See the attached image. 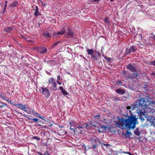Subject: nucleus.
I'll use <instances>...</instances> for the list:
<instances>
[{"instance_id":"39","label":"nucleus","mask_w":155,"mask_h":155,"mask_svg":"<svg viewBox=\"0 0 155 155\" xmlns=\"http://www.w3.org/2000/svg\"><path fill=\"white\" fill-rule=\"evenodd\" d=\"M59 89L61 90V92L64 90L63 87L62 86H60L59 87Z\"/></svg>"},{"instance_id":"36","label":"nucleus","mask_w":155,"mask_h":155,"mask_svg":"<svg viewBox=\"0 0 155 155\" xmlns=\"http://www.w3.org/2000/svg\"><path fill=\"white\" fill-rule=\"evenodd\" d=\"M33 139H36L37 140H40V138L38 137L37 136L33 137Z\"/></svg>"},{"instance_id":"35","label":"nucleus","mask_w":155,"mask_h":155,"mask_svg":"<svg viewBox=\"0 0 155 155\" xmlns=\"http://www.w3.org/2000/svg\"><path fill=\"white\" fill-rule=\"evenodd\" d=\"M150 64L152 65L155 66V60L151 61L150 63Z\"/></svg>"},{"instance_id":"55","label":"nucleus","mask_w":155,"mask_h":155,"mask_svg":"<svg viewBox=\"0 0 155 155\" xmlns=\"http://www.w3.org/2000/svg\"><path fill=\"white\" fill-rule=\"evenodd\" d=\"M131 109H132V110H133L134 109V107H132Z\"/></svg>"},{"instance_id":"41","label":"nucleus","mask_w":155,"mask_h":155,"mask_svg":"<svg viewBox=\"0 0 155 155\" xmlns=\"http://www.w3.org/2000/svg\"><path fill=\"white\" fill-rule=\"evenodd\" d=\"M7 1L5 2V8H4V9L3 12L5 11V8L7 7V5L6 4H7Z\"/></svg>"},{"instance_id":"49","label":"nucleus","mask_w":155,"mask_h":155,"mask_svg":"<svg viewBox=\"0 0 155 155\" xmlns=\"http://www.w3.org/2000/svg\"><path fill=\"white\" fill-rule=\"evenodd\" d=\"M40 154L41 155H48V154L47 153H44V154H42V153H40Z\"/></svg>"},{"instance_id":"38","label":"nucleus","mask_w":155,"mask_h":155,"mask_svg":"<svg viewBox=\"0 0 155 155\" xmlns=\"http://www.w3.org/2000/svg\"><path fill=\"white\" fill-rule=\"evenodd\" d=\"M40 2H41V3L42 5L43 6H45V5H47V4H46V3H44V2H42V1H41H41H40Z\"/></svg>"},{"instance_id":"17","label":"nucleus","mask_w":155,"mask_h":155,"mask_svg":"<svg viewBox=\"0 0 155 155\" xmlns=\"http://www.w3.org/2000/svg\"><path fill=\"white\" fill-rule=\"evenodd\" d=\"M43 35L45 38L48 37H51V35L48 32V31L44 32L43 34Z\"/></svg>"},{"instance_id":"1","label":"nucleus","mask_w":155,"mask_h":155,"mask_svg":"<svg viewBox=\"0 0 155 155\" xmlns=\"http://www.w3.org/2000/svg\"><path fill=\"white\" fill-rule=\"evenodd\" d=\"M118 122L117 124L120 127L123 129L126 128L127 130L131 129H134L136 127V124L138 123L136 117L132 114L128 116L125 119L119 118Z\"/></svg>"},{"instance_id":"43","label":"nucleus","mask_w":155,"mask_h":155,"mask_svg":"<svg viewBox=\"0 0 155 155\" xmlns=\"http://www.w3.org/2000/svg\"><path fill=\"white\" fill-rule=\"evenodd\" d=\"M32 120L35 122H37V121H38V119L36 118H34L32 119Z\"/></svg>"},{"instance_id":"37","label":"nucleus","mask_w":155,"mask_h":155,"mask_svg":"<svg viewBox=\"0 0 155 155\" xmlns=\"http://www.w3.org/2000/svg\"><path fill=\"white\" fill-rule=\"evenodd\" d=\"M89 124H87L85 126V127L87 129H88L89 128Z\"/></svg>"},{"instance_id":"47","label":"nucleus","mask_w":155,"mask_h":155,"mask_svg":"<svg viewBox=\"0 0 155 155\" xmlns=\"http://www.w3.org/2000/svg\"><path fill=\"white\" fill-rule=\"evenodd\" d=\"M97 147V145H94L93 146V148L94 149L96 147Z\"/></svg>"},{"instance_id":"14","label":"nucleus","mask_w":155,"mask_h":155,"mask_svg":"<svg viewBox=\"0 0 155 155\" xmlns=\"http://www.w3.org/2000/svg\"><path fill=\"white\" fill-rule=\"evenodd\" d=\"M40 15V13L39 11L38 6H36L35 7V11L34 15L35 16L37 17Z\"/></svg>"},{"instance_id":"29","label":"nucleus","mask_w":155,"mask_h":155,"mask_svg":"<svg viewBox=\"0 0 155 155\" xmlns=\"http://www.w3.org/2000/svg\"><path fill=\"white\" fill-rule=\"evenodd\" d=\"M61 92L63 94L64 96L66 95H68V94L67 91L64 90L63 91H62Z\"/></svg>"},{"instance_id":"48","label":"nucleus","mask_w":155,"mask_h":155,"mask_svg":"<svg viewBox=\"0 0 155 155\" xmlns=\"http://www.w3.org/2000/svg\"><path fill=\"white\" fill-rule=\"evenodd\" d=\"M103 144L104 146H109V145L108 144H106L105 143H103Z\"/></svg>"},{"instance_id":"57","label":"nucleus","mask_w":155,"mask_h":155,"mask_svg":"<svg viewBox=\"0 0 155 155\" xmlns=\"http://www.w3.org/2000/svg\"><path fill=\"white\" fill-rule=\"evenodd\" d=\"M8 47H10V45H8Z\"/></svg>"},{"instance_id":"22","label":"nucleus","mask_w":155,"mask_h":155,"mask_svg":"<svg viewBox=\"0 0 155 155\" xmlns=\"http://www.w3.org/2000/svg\"><path fill=\"white\" fill-rule=\"evenodd\" d=\"M33 114L34 115L39 118H40L42 120H44V118L45 117H41L40 116V115L38 113H34Z\"/></svg>"},{"instance_id":"4","label":"nucleus","mask_w":155,"mask_h":155,"mask_svg":"<svg viewBox=\"0 0 155 155\" xmlns=\"http://www.w3.org/2000/svg\"><path fill=\"white\" fill-rule=\"evenodd\" d=\"M66 31V30L64 28L61 29V31L58 32H54L53 33V35L54 36L57 37L58 36L62 35L64 34Z\"/></svg>"},{"instance_id":"40","label":"nucleus","mask_w":155,"mask_h":155,"mask_svg":"<svg viewBox=\"0 0 155 155\" xmlns=\"http://www.w3.org/2000/svg\"><path fill=\"white\" fill-rule=\"evenodd\" d=\"M101 0H91V1L92 2H99Z\"/></svg>"},{"instance_id":"54","label":"nucleus","mask_w":155,"mask_h":155,"mask_svg":"<svg viewBox=\"0 0 155 155\" xmlns=\"http://www.w3.org/2000/svg\"><path fill=\"white\" fill-rule=\"evenodd\" d=\"M125 73H126V72H125V71H124V72H123V74H125Z\"/></svg>"},{"instance_id":"42","label":"nucleus","mask_w":155,"mask_h":155,"mask_svg":"<svg viewBox=\"0 0 155 155\" xmlns=\"http://www.w3.org/2000/svg\"><path fill=\"white\" fill-rule=\"evenodd\" d=\"M60 80V75H58V76H57V81H59Z\"/></svg>"},{"instance_id":"19","label":"nucleus","mask_w":155,"mask_h":155,"mask_svg":"<svg viewBox=\"0 0 155 155\" xmlns=\"http://www.w3.org/2000/svg\"><path fill=\"white\" fill-rule=\"evenodd\" d=\"M76 128H84L85 127L84 125L81 123H78L76 124Z\"/></svg>"},{"instance_id":"53","label":"nucleus","mask_w":155,"mask_h":155,"mask_svg":"<svg viewBox=\"0 0 155 155\" xmlns=\"http://www.w3.org/2000/svg\"><path fill=\"white\" fill-rule=\"evenodd\" d=\"M99 116H99V115H97V116H95V117H99Z\"/></svg>"},{"instance_id":"13","label":"nucleus","mask_w":155,"mask_h":155,"mask_svg":"<svg viewBox=\"0 0 155 155\" xmlns=\"http://www.w3.org/2000/svg\"><path fill=\"white\" fill-rule=\"evenodd\" d=\"M116 92L117 93L120 94H123L125 93V91L123 90L118 89L116 90Z\"/></svg>"},{"instance_id":"25","label":"nucleus","mask_w":155,"mask_h":155,"mask_svg":"<svg viewBox=\"0 0 155 155\" xmlns=\"http://www.w3.org/2000/svg\"><path fill=\"white\" fill-rule=\"evenodd\" d=\"M60 42V41H58L55 42L52 45V47L53 48L55 47L57 45H58L59 44Z\"/></svg>"},{"instance_id":"10","label":"nucleus","mask_w":155,"mask_h":155,"mask_svg":"<svg viewBox=\"0 0 155 155\" xmlns=\"http://www.w3.org/2000/svg\"><path fill=\"white\" fill-rule=\"evenodd\" d=\"M16 107L20 109H21L22 110H25V105H23L21 104H15Z\"/></svg>"},{"instance_id":"16","label":"nucleus","mask_w":155,"mask_h":155,"mask_svg":"<svg viewBox=\"0 0 155 155\" xmlns=\"http://www.w3.org/2000/svg\"><path fill=\"white\" fill-rule=\"evenodd\" d=\"M95 51H94L93 49H87V51L88 54L91 55V56L93 54Z\"/></svg>"},{"instance_id":"7","label":"nucleus","mask_w":155,"mask_h":155,"mask_svg":"<svg viewBox=\"0 0 155 155\" xmlns=\"http://www.w3.org/2000/svg\"><path fill=\"white\" fill-rule=\"evenodd\" d=\"M38 51L41 54H44L47 51L46 48L44 47H38L37 49Z\"/></svg>"},{"instance_id":"3","label":"nucleus","mask_w":155,"mask_h":155,"mask_svg":"<svg viewBox=\"0 0 155 155\" xmlns=\"http://www.w3.org/2000/svg\"><path fill=\"white\" fill-rule=\"evenodd\" d=\"M42 90V93L43 94L47 97H48L50 95V93L48 89L47 88H44L43 87H41Z\"/></svg>"},{"instance_id":"34","label":"nucleus","mask_w":155,"mask_h":155,"mask_svg":"<svg viewBox=\"0 0 155 155\" xmlns=\"http://www.w3.org/2000/svg\"><path fill=\"white\" fill-rule=\"evenodd\" d=\"M122 153H126V154H129V155H133L132 154H131L130 153L128 152H124V151H122Z\"/></svg>"},{"instance_id":"11","label":"nucleus","mask_w":155,"mask_h":155,"mask_svg":"<svg viewBox=\"0 0 155 155\" xmlns=\"http://www.w3.org/2000/svg\"><path fill=\"white\" fill-rule=\"evenodd\" d=\"M107 127L105 126H101L100 127H99L98 129V131L100 132H102L104 131L105 130H107Z\"/></svg>"},{"instance_id":"50","label":"nucleus","mask_w":155,"mask_h":155,"mask_svg":"<svg viewBox=\"0 0 155 155\" xmlns=\"http://www.w3.org/2000/svg\"><path fill=\"white\" fill-rule=\"evenodd\" d=\"M53 126L52 124H51L50 125H49V126L50 127H52Z\"/></svg>"},{"instance_id":"56","label":"nucleus","mask_w":155,"mask_h":155,"mask_svg":"<svg viewBox=\"0 0 155 155\" xmlns=\"http://www.w3.org/2000/svg\"><path fill=\"white\" fill-rule=\"evenodd\" d=\"M108 60H109L110 59V58H108Z\"/></svg>"},{"instance_id":"21","label":"nucleus","mask_w":155,"mask_h":155,"mask_svg":"<svg viewBox=\"0 0 155 155\" xmlns=\"http://www.w3.org/2000/svg\"><path fill=\"white\" fill-rule=\"evenodd\" d=\"M140 133L138 128H136L134 131V133L137 136H139Z\"/></svg>"},{"instance_id":"15","label":"nucleus","mask_w":155,"mask_h":155,"mask_svg":"<svg viewBox=\"0 0 155 155\" xmlns=\"http://www.w3.org/2000/svg\"><path fill=\"white\" fill-rule=\"evenodd\" d=\"M137 73H134L132 76H128L127 77V79H135L137 78L138 75Z\"/></svg>"},{"instance_id":"18","label":"nucleus","mask_w":155,"mask_h":155,"mask_svg":"<svg viewBox=\"0 0 155 155\" xmlns=\"http://www.w3.org/2000/svg\"><path fill=\"white\" fill-rule=\"evenodd\" d=\"M68 34L70 38H71L73 37V32L69 28H68Z\"/></svg>"},{"instance_id":"26","label":"nucleus","mask_w":155,"mask_h":155,"mask_svg":"<svg viewBox=\"0 0 155 155\" xmlns=\"http://www.w3.org/2000/svg\"><path fill=\"white\" fill-rule=\"evenodd\" d=\"M104 22L107 24H110V22L108 20V18H105L104 19Z\"/></svg>"},{"instance_id":"52","label":"nucleus","mask_w":155,"mask_h":155,"mask_svg":"<svg viewBox=\"0 0 155 155\" xmlns=\"http://www.w3.org/2000/svg\"><path fill=\"white\" fill-rule=\"evenodd\" d=\"M143 87L145 89V88L146 87V85H144V86Z\"/></svg>"},{"instance_id":"28","label":"nucleus","mask_w":155,"mask_h":155,"mask_svg":"<svg viewBox=\"0 0 155 155\" xmlns=\"http://www.w3.org/2000/svg\"><path fill=\"white\" fill-rule=\"evenodd\" d=\"M4 31L6 32H9L10 31V28L7 27L5 28L4 29Z\"/></svg>"},{"instance_id":"24","label":"nucleus","mask_w":155,"mask_h":155,"mask_svg":"<svg viewBox=\"0 0 155 155\" xmlns=\"http://www.w3.org/2000/svg\"><path fill=\"white\" fill-rule=\"evenodd\" d=\"M52 85V87L51 88L53 90H56L57 89V87H56L57 84L56 83L53 84Z\"/></svg>"},{"instance_id":"45","label":"nucleus","mask_w":155,"mask_h":155,"mask_svg":"<svg viewBox=\"0 0 155 155\" xmlns=\"http://www.w3.org/2000/svg\"><path fill=\"white\" fill-rule=\"evenodd\" d=\"M127 110H129L131 109V107L130 106H128L127 107Z\"/></svg>"},{"instance_id":"51","label":"nucleus","mask_w":155,"mask_h":155,"mask_svg":"<svg viewBox=\"0 0 155 155\" xmlns=\"http://www.w3.org/2000/svg\"><path fill=\"white\" fill-rule=\"evenodd\" d=\"M121 82L120 81H118V82L117 83L118 84H121Z\"/></svg>"},{"instance_id":"31","label":"nucleus","mask_w":155,"mask_h":155,"mask_svg":"<svg viewBox=\"0 0 155 155\" xmlns=\"http://www.w3.org/2000/svg\"><path fill=\"white\" fill-rule=\"evenodd\" d=\"M131 51L130 49V48L129 49H127L126 51V53L127 54H128L130 53Z\"/></svg>"},{"instance_id":"23","label":"nucleus","mask_w":155,"mask_h":155,"mask_svg":"<svg viewBox=\"0 0 155 155\" xmlns=\"http://www.w3.org/2000/svg\"><path fill=\"white\" fill-rule=\"evenodd\" d=\"M18 4V2L16 1H14L13 2L11 5H10V7H16Z\"/></svg>"},{"instance_id":"58","label":"nucleus","mask_w":155,"mask_h":155,"mask_svg":"<svg viewBox=\"0 0 155 155\" xmlns=\"http://www.w3.org/2000/svg\"><path fill=\"white\" fill-rule=\"evenodd\" d=\"M40 1H41V0H39Z\"/></svg>"},{"instance_id":"9","label":"nucleus","mask_w":155,"mask_h":155,"mask_svg":"<svg viewBox=\"0 0 155 155\" xmlns=\"http://www.w3.org/2000/svg\"><path fill=\"white\" fill-rule=\"evenodd\" d=\"M127 69L130 70L132 72H135L136 71V70L135 66L132 65L130 64L127 65Z\"/></svg>"},{"instance_id":"30","label":"nucleus","mask_w":155,"mask_h":155,"mask_svg":"<svg viewBox=\"0 0 155 155\" xmlns=\"http://www.w3.org/2000/svg\"><path fill=\"white\" fill-rule=\"evenodd\" d=\"M131 135V133L128 130H127L126 132V133L125 134V135L127 136H130Z\"/></svg>"},{"instance_id":"6","label":"nucleus","mask_w":155,"mask_h":155,"mask_svg":"<svg viewBox=\"0 0 155 155\" xmlns=\"http://www.w3.org/2000/svg\"><path fill=\"white\" fill-rule=\"evenodd\" d=\"M147 120L151 123L152 125L155 126V117H154L153 116L148 117H147Z\"/></svg>"},{"instance_id":"5","label":"nucleus","mask_w":155,"mask_h":155,"mask_svg":"<svg viewBox=\"0 0 155 155\" xmlns=\"http://www.w3.org/2000/svg\"><path fill=\"white\" fill-rule=\"evenodd\" d=\"M69 124L70 125V129L71 130H74V132H76L75 129L76 128V124L74 121H71L69 122Z\"/></svg>"},{"instance_id":"32","label":"nucleus","mask_w":155,"mask_h":155,"mask_svg":"<svg viewBox=\"0 0 155 155\" xmlns=\"http://www.w3.org/2000/svg\"><path fill=\"white\" fill-rule=\"evenodd\" d=\"M143 98L144 100H145V101H147V100H148L149 101H153L151 99V97H148V99H147V97H143Z\"/></svg>"},{"instance_id":"2","label":"nucleus","mask_w":155,"mask_h":155,"mask_svg":"<svg viewBox=\"0 0 155 155\" xmlns=\"http://www.w3.org/2000/svg\"><path fill=\"white\" fill-rule=\"evenodd\" d=\"M143 98L141 97L140 99L139 100V108H142L144 109L143 112L144 113L148 114L151 113L153 114L155 112V107L153 108L151 107L148 105H150L151 104H155V101H150L147 100V101H145Z\"/></svg>"},{"instance_id":"20","label":"nucleus","mask_w":155,"mask_h":155,"mask_svg":"<svg viewBox=\"0 0 155 155\" xmlns=\"http://www.w3.org/2000/svg\"><path fill=\"white\" fill-rule=\"evenodd\" d=\"M55 80L53 78H51L49 79L48 83L53 84L55 83Z\"/></svg>"},{"instance_id":"46","label":"nucleus","mask_w":155,"mask_h":155,"mask_svg":"<svg viewBox=\"0 0 155 155\" xmlns=\"http://www.w3.org/2000/svg\"><path fill=\"white\" fill-rule=\"evenodd\" d=\"M57 82L59 85H61L62 84L61 82H59V81H57Z\"/></svg>"},{"instance_id":"8","label":"nucleus","mask_w":155,"mask_h":155,"mask_svg":"<svg viewBox=\"0 0 155 155\" xmlns=\"http://www.w3.org/2000/svg\"><path fill=\"white\" fill-rule=\"evenodd\" d=\"M100 56L99 52L97 51H95L91 57L95 60H97L98 59V58Z\"/></svg>"},{"instance_id":"12","label":"nucleus","mask_w":155,"mask_h":155,"mask_svg":"<svg viewBox=\"0 0 155 155\" xmlns=\"http://www.w3.org/2000/svg\"><path fill=\"white\" fill-rule=\"evenodd\" d=\"M25 110H24L28 114H31V113H33V110L31 109L30 108L28 107H25Z\"/></svg>"},{"instance_id":"27","label":"nucleus","mask_w":155,"mask_h":155,"mask_svg":"<svg viewBox=\"0 0 155 155\" xmlns=\"http://www.w3.org/2000/svg\"><path fill=\"white\" fill-rule=\"evenodd\" d=\"M131 52H135L136 49L134 48V47L133 46L130 48Z\"/></svg>"},{"instance_id":"44","label":"nucleus","mask_w":155,"mask_h":155,"mask_svg":"<svg viewBox=\"0 0 155 155\" xmlns=\"http://www.w3.org/2000/svg\"><path fill=\"white\" fill-rule=\"evenodd\" d=\"M80 57L81 58H83L84 59H85L86 60H87V59H85L84 57V56L81 55V54H80Z\"/></svg>"},{"instance_id":"33","label":"nucleus","mask_w":155,"mask_h":155,"mask_svg":"<svg viewBox=\"0 0 155 155\" xmlns=\"http://www.w3.org/2000/svg\"><path fill=\"white\" fill-rule=\"evenodd\" d=\"M25 40L27 41V42H29L30 43H32L33 42V41L31 40H29L28 38H26L25 39Z\"/></svg>"}]
</instances>
